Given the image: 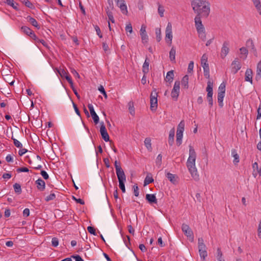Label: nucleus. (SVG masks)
<instances>
[{
    "label": "nucleus",
    "instance_id": "20",
    "mask_svg": "<svg viewBox=\"0 0 261 261\" xmlns=\"http://www.w3.org/2000/svg\"><path fill=\"white\" fill-rule=\"evenodd\" d=\"M114 165L116 169V172L117 176L125 174L124 171L121 168L119 165V163H118L117 161H115L114 163Z\"/></svg>",
    "mask_w": 261,
    "mask_h": 261
},
{
    "label": "nucleus",
    "instance_id": "45",
    "mask_svg": "<svg viewBox=\"0 0 261 261\" xmlns=\"http://www.w3.org/2000/svg\"><path fill=\"white\" fill-rule=\"evenodd\" d=\"M252 168L253 169L254 171L256 170L257 172L259 174L260 176H261V168H258V164L257 163H254L252 165Z\"/></svg>",
    "mask_w": 261,
    "mask_h": 261
},
{
    "label": "nucleus",
    "instance_id": "30",
    "mask_svg": "<svg viewBox=\"0 0 261 261\" xmlns=\"http://www.w3.org/2000/svg\"><path fill=\"white\" fill-rule=\"evenodd\" d=\"M231 155L234 158L233 162L234 164H237L239 162V156L237 152V150L234 149L231 150Z\"/></svg>",
    "mask_w": 261,
    "mask_h": 261
},
{
    "label": "nucleus",
    "instance_id": "1",
    "mask_svg": "<svg viewBox=\"0 0 261 261\" xmlns=\"http://www.w3.org/2000/svg\"><path fill=\"white\" fill-rule=\"evenodd\" d=\"M193 10L197 14L207 17L210 13V4L206 0H192Z\"/></svg>",
    "mask_w": 261,
    "mask_h": 261
},
{
    "label": "nucleus",
    "instance_id": "10",
    "mask_svg": "<svg viewBox=\"0 0 261 261\" xmlns=\"http://www.w3.org/2000/svg\"><path fill=\"white\" fill-rule=\"evenodd\" d=\"M100 132L102 139L108 142L110 140L109 134L107 131L106 128L103 122L100 123Z\"/></svg>",
    "mask_w": 261,
    "mask_h": 261
},
{
    "label": "nucleus",
    "instance_id": "31",
    "mask_svg": "<svg viewBox=\"0 0 261 261\" xmlns=\"http://www.w3.org/2000/svg\"><path fill=\"white\" fill-rule=\"evenodd\" d=\"M154 181L151 174H148L146 177H145L144 181V186H145L150 183L153 182Z\"/></svg>",
    "mask_w": 261,
    "mask_h": 261
},
{
    "label": "nucleus",
    "instance_id": "43",
    "mask_svg": "<svg viewBox=\"0 0 261 261\" xmlns=\"http://www.w3.org/2000/svg\"><path fill=\"white\" fill-rule=\"evenodd\" d=\"M6 4L12 7H13L15 10H18L17 6L18 5L17 4L15 5L13 0H6Z\"/></svg>",
    "mask_w": 261,
    "mask_h": 261
},
{
    "label": "nucleus",
    "instance_id": "26",
    "mask_svg": "<svg viewBox=\"0 0 261 261\" xmlns=\"http://www.w3.org/2000/svg\"><path fill=\"white\" fill-rule=\"evenodd\" d=\"M149 60L146 58L142 67V71L144 74H147L149 72Z\"/></svg>",
    "mask_w": 261,
    "mask_h": 261
},
{
    "label": "nucleus",
    "instance_id": "41",
    "mask_svg": "<svg viewBox=\"0 0 261 261\" xmlns=\"http://www.w3.org/2000/svg\"><path fill=\"white\" fill-rule=\"evenodd\" d=\"M156 38L158 42H160L162 39L161 30L160 28L155 29Z\"/></svg>",
    "mask_w": 261,
    "mask_h": 261
},
{
    "label": "nucleus",
    "instance_id": "12",
    "mask_svg": "<svg viewBox=\"0 0 261 261\" xmlns=\"http://www.w3.org/2000/svg\"><path fill=\"white\" fill-rule=\"evenodd\" d=\"M119 181V186L123 193L125 192L124 182L126 181V176L125 174L117 176Z\"/></svg>",
    "mask_w": 261,
    "mask_h": 261
},
{
    "label": "nucleus",
    "instance_id": "24",
    "mask_svg": "<svg viewBox=\"0 0 261 261\" xmlns=\"http://www.w3.org/2000/svg\"><path fill=\"white\" fill-rule=\"evenodd\" d=\"M174 79V71L170 70L167 73L166 76L165 77V80L169 82L170 83L172 82Z\"/></svg>",
    "mask_w": 261,
    "mask_h": 261
},
{
    "label": "nucleus",
    "instance_id": "47",
    "mask_svg": "<svg viewBox=\"0 0 261 261\" xmlns=\"http://www.w3.org/2000/svg\"><path fill=\"white\" fill-rule=\"evenodd\" d=\"M12 139L13 140L14 144L16 147L18 148H22V145L19 141L14 138L13 136L12 137Z\"/></svg>",
    "mask_w": 261,
    "mask_h": 261
},
{
    "label": "nucleus",
    "instance_id": "50",
    "mask_svg": "<svg viewBox=\"0 0 261 261\" xmlns=\"http://www.w3.org/2000/svg\"><path fill=\"white\" fill-rule=\"evenodd\" d=\"M198 34L199 37L203 41H204L206 39V35L204 31L197 32Z\"/></svg>",
    "mask_w": 261,
    "mask_h": 261
},
{
    "label": "nucleus",
    "instance_id": "5",
    "mask_svg": "<svg viewBox=\"0 0 261 261\" xmlns=\"http://www.w3.org/2000/svg\"><path fill=\"white\" fill-rule=\"evenodd\" d=\"M180 91V82L176 81L174 83L173 88L171 93V96L174 100L178 99Z\"/></svg>",
    "mask_w": 261,
    "mask_h": 261
},
{
    "label": "nucleus",
    "instance_id": "14",
    "mask_svg": "<svg viewBox=\"0 0 261 261\" xmlns=\"http://www.w3.org/2000/svg\"><path fill=\"white\" fill-rule=\"evenodd\" d=\"M198 247V252L199 253V255L201 261H205V258L207 256V252L206 250V246H199Z\"/></svg>",
    "mask_w": 261,
    "mask_h": 261
},
{
    "label": "nucleus",
    "instance_id": "49",
    "mask_svg": "<svg viewBox=\"0 0 261 261\" xmlns=\"http://www.w3.org/2000/svg\"><path fill=\"white\" fill-rule=\"evenodd\" d=\"M107 14L108 15L109 20H110L112 23H114L115 19L113 17L112 12H110L109 10H108V12H107Z\"/></svg>",
    "mask_w": 261,
    "mask_h": 261
},
{
    "label": "nucleus",
    "instance_id": "60",
    "mask_svg": "<svg viewBox=\"0 0 261 261\" xmlns=\"http://www.w3.org/2000/svg\"><path fill=\"white\" fill-rule=\"evenodd\" d=\"M207 55L206 54H203L201 57V64L207 63Z\"/></svg>",
    "mask_w": 261,
    "mask_h": 261
},
{
    "label": "nucleus",
    "instance_id": "62",
    "mask_svg": "<svg viewBox=\"0 0 261 261\" xmlns=\"http://www.w3.org/2000/svg\"><path fill=\"white\" fill-rule=\"evenodd\" d=\"M40 174L42 176L43 178L44 179L46 180V179H48V178H49L48 174L45 171H44V170L41 171Z\"/></svg>",
    "mask_w": 261,
    "mask_h": 261
},
{
    "label": "nucleus",
    "instance_id": "15",
    "mask_svg": "<svg viewBox=\"0 0 261 261\" xmlns=\"http://www.w3.org/2000/svg\"><path fill=\"white\" fill-rule=\"evenodd\" d=\"M140 35L143 43H146L148 41V36L146 32V27L144 25L141 26L140 29Z\"/></svg>",
    "mask_w": 261,
    "mask_h": 261
},
{
    "label": "nucleus",
    "instance_id": "51",
    "mask_svg": "<svg viewBox=\"0 0 261 261\" xmlns=\"http://www.w3.org/2000/svg\"><path fill=\"white\" fill-rule=\"evenodd\" d=\"M206 98L210 107H212L213 105V95H207Z\"/></svg>",
    "mask_w": 261,
    "mask_h": 261
},
{
    "label": "nucleus",
    "instance_id": "56",
    "mask_svg": "<svg viewBox=\"0 0 261 261\" xmlns=\"http://www.w3.org/2000/svg\"><path fill=\"white\" fill-rule=\"evenodd\" d=\"M87 230H88V232L89 233H90L91 234H92L94 236L96 235L95 229L93 227L88 226L87 227Z\"/></svg>",
    "mask_w": 261,
    "mask_h": 261
},
{
    "label": "nucleus",
    "instance_id": "18",
    "mask_svg": "<svg viewBox=\"0 0 261 261\" xmlns=\"http://www.w3.org/2000/svg\"><path fill=\"white\" fill-rule=\"evenodd\" d=\"M146 199L150 204H156L158 202L157 199L155 195L147 194L146 195Z\"/></svg>",
    "mask_w": 261,
    "mask_h": 261
},
{
    "label": "nucleus",
    "instance_id": "57",
    "mask_svg": "<svg viewBox=\"0 0 261 261\" xmlns=\"http://www.w3.org/2000/svg\"><path fill=\"white\" fill-rule=\"evenodd\" d=\"M217 259L219 261V259H224L222 257L223 254L221 251L220 248H218L217 250Z\"/></svg>",
    "mask_w": 261,
    "mask_h": 261
},
{
    "label": "nucleus",
    "instance_id": "25",
    "mask_svg": "<svg viewBox=\"0 0 261 261\" xmlns=\"http://www.w3.org/2000/svg\"><path fill=\"white\" fill-rule=\"evenodd\" d=\"M189 76L185 75L181 80V86L183 88L187 89L189 87Z\"/></svg>",
    "mask_w": 261,
    "mask_h": 261
},
{
    "label": "nucleus",
    "instance_id": "39",
    "mask_svg": "<svg viewBox=\"0 0 261 261\" xmlns=\"http://www.w3.org/2000/svg\"><path fill=\"white\" fill-rule=\"evenodd\" d=\"M108 6H107L106 11V13L109 10L110 12H112V10L114 9V4L112 0H108Z\"/></svg>",
    "mask_w": 261,
    "mask_h": 261
},
{
    "label": "nucleus",
    "instance_id": "34",
    "mask_svg": "<svg viewBox=\"0 0 261 261\" xmlns=\"http://www.w3.org/2000/svg\"><path fill=\"white\" fill-rule=\"evenodd\" d=\"M144 144L148 150L151 151L152 150L151 139L150 138H145L144 140Z\"/></svg>",
    "mask_w": 261,
    "mask_h": 261
},
{
    "label": "nucleus",
    "instance_id": "33",
    "mask_svg": "<svg viewBox=\"0 0 261 261\" xmlns=\"http://www.w3.org/2000/svg\"><path fill=\"white\" fill-rule=\"evenodd\" d=\"M117 6L120 8L122 13L126 14L127 13V7L124 1L120 3L119 5Z\"/></svg>",
    "mask_w": 261,
    "mask_h": 261
},
{
    "label": "nucleus",
    "instance_id": "11",
    "mask_svg": "<svg viewBox=\"0 0 261 261\" xmlns=\"http://www.w3.org/2000/svg\"><path fill=\"white\" fill-rule=\"evenodd\" d=\"M88 108L90 111V114L92 117L95 124H97L99 122V118L98 116L95 113L93 106L92 104L89 103L88 105Z\"/></svg>",
    "mask_w": 261,
    "mask_h": 261
},
{
    "label": "nucleus",
    "instance_id": "9",
    "mask_svg": "<svg viewBox=\"0 0 261 261\" xmlns=\"http://www.w3.org/2000/svg\"><path fill=\"white\" fill-rule=\"evenodd\" d=\"M195 27L197 32L204 31V28L202 23L201 20V16L199 14H197L194 19Z\"/></svg>",
    "mask_w": 261,
    "mask_h": 261
},
{
    "label": "nucleus",
    "instance_id": "52",
    "mask_svg": "<svg viewBox=\"0 0 261 261\" xmlns=\"http://www.w3.org/2000/svg\"><path fill=\"white\" fill-rule=\"evenodd\" d=\"M58 72L62 78H64L65 76L68 75V72H67V71L63 69H61L58 71Z\"/></svg>",
    "mask_w": 261,
    "mask_h": 261
},
{
    "label": "nucleus",
    "instance_id": "2",
    "mask_svg": "<svg viewBox=\"0 0 261 261\" xmlns=\"http://www.w3.org/2000/svg\"><path fill=\"white\" fill-rule=\"evenodd\" d=\"M196 153L194 149L191 145L189 146V156L187 162V166L193 179L197 181L199 180V175L195 166Z\"/></svg>",
    "mask_w": 261,
    "mask_h": 261
},
{
    "label": "nucleus",
    "instance_id": "17",
    "mask_svg": "<svg viewBox=\"0 0 261 261\" xmlns=\"http://www.w3.org/2000/svg\"><path fill=\"white\" fill-rule=\"evenodd\" d=\"M232 70L234 73H236L241 68V65L238 59H236L231 64Z\"/></svg>",
    "mask_w": 261,
    "mask_h": 261
},
{
    "label": "nucleus",
    "instance_id": "63",
    "mask_svg": "<svg viewBox=\"0 0 261 261\" xmlns=\"http://www.w3.org/2000/svg\"><path fill=\"white\" fill-rule=\"evenodd\" d=\"M257 236L259 238L261 239V220L259 221L257 228Z\"/></svg>",
    "mask_w": 261,
    "mask_h": 261
},
{
    "label": "nucleus",
    "instance_id": "40",
    "mask_svg": "<svg viewBox=\"0 0 261 261\" xmlns=\"http://www.w3.org/2000/svg\"><path fill=\"white\" fill-rule=\"evenodd\" d=\"M261 77V60L258 63L256 69V77L260 78Z\"/></svg>",
    "mask_w": 261,
    "mask_h": 261
},
{
    "label": "nucleus",
    "instance_id": "48",
    "mask_svg": "<svg viewBox=\"0 0 261 261\" xmlns=\"http://www.w3.org/2000/svg\"><path fill=\"white\" fill-rule=\"evenodd\" d=\"M162 156L161 154H159L156 159V165L159 167H160L162 164Z\"/></svg>",
    "mask_w": 261,
    "mask_h": 261
},
{
    "label": "nucleus",
    "instance_id": "32",
    "mask_svg": "<svg viewBox=\"0 0 261 261\" xmlns=\"http://www.w3.org/2000/svg\"><path fill=\"white\" fill-rule=\"evenodd\" d=\"M225 96V93H218V102L220 107L222 108L223 106V98Z\"/></svg>",
    "mask_w": 261,
    "mask_h": 261
},
{
    "label": "nucleus",
    "instance_id": "7",
    "mask_svg": "<svg viewBox=\"0 0 261 261\" xmlns=\"http://www.w3.org/2000/svg\"><path fill=\"white\" fill-rule=\"evenodd\" d=\"M165 33V40L167 42H169V43L171 44L172 43L173 36L172 31V24L170 22L168 23L166 28Z\"/></svg>",
    "mask_w": 261,
    "mask_h": 261
},
{
    "label": "nucleus",
    "instance_id": "58",
    "mask_svg": "<svg viewBox=\"0 0 261 261\" xmlns=\"http://www.w3.org/2000/svg\"><path fill=\"white\" fill-rule=\"evenodd\" d=\"M133 189H134V193L135 196L137 197L139 196V188L137 186V185H135L133 186Z\"/></svg>",
    "mask_w": 261,
    "mask_h": 261
},
{
    "label": "nucleus",
    "instance_id": "19",
    "mask_svg": "<svg viewBox=\"0 0 261 261\" xmlns=\"http://www.w3.org/2000/svg\"><path fill=\"white\" fill-rule=\"evenodd\" d=\"M246 46L248 48H250L252 50V51L254 54L255 56L257 55L256 49H255L253 41L252 39H249L246 42Z\"/></svg>",
    "mask_w": 261,
    "mask_h": 261
},
{
    "label": "nucleus",
    "instance_id": "37",
    "mask_svg": "<svg viewBox=\"0 0 261 261\" xmlns=\"http://www.w3.org/2000/svg\"><path fill=\"white\" fill-rule=\"evenodd\" d=\"M21 29L24 33H25L29 36L33 32L32 30H31L30 28L27 26H22Z\"/></svg>",
    "mask_w": 261,
    "mask_h": 261
},
{
    "label": "nucleus",
    "instance_id": "6",
    "mask_svg": "<svg viewBox=\"0 0 261 261\" xmlns=\"http://www.w3.org/2000/svg\"><path fill=\"white\" fill-rule=\"evenodd\" d=\"M158 93L154 90V92H152L150 97V110L152 111H155L158 107Z\"/></svg>",
    "mask_w": 261,
    "mask_h": 261
},
{
    "label": "nucleus",
    "instance_id": "3",
    "mask_svg": "<svg viewBox=\"0 0 261 261\" xmlns=\"http://www.w3.org/2000/svg\"><path fill=\"white\" fill-rule=\"evenodd\" d=\"M185 129V122L182 120L178 124L176 132V144L180 146L182 143L183 132Z\"/></svg>",
    "mask_w": 261,
    "mask_h": 261
},
{
    "label": "nucleus",
    "instance_id": "38",
    "mask_svg": "<svg viewBox=\"0 0 261 261\" xmlns=\"http://www.w3.org/2000/svg\"><path fill=\"white\" fill-rule=\"evenodd\" d=\"M128 110H129L130 114L133 116L134 115L135 112V109H134V107L133 102L129 101L128 103Z\"/></svg>",
    "mask_w": 261,
    "mask_h": 261
},
{
    "label": "nucleus",
    "instance_id": "8",
    "mask_svg": "<svg viewBox=\"0 0 261 261\" xmlns=\"http://www.w3.org/2000/svg\"><path fill=\"white\" fill-rule=\"evenodd\" d=\"M229 43L228 41H224L223 43L221 53L220 57L221 58L224 59L228 55L229 51Z\"/></svg>",
    "mask_w": 261,
    "mask_h": 261
},
{
    "label": "nucleus",
    "instance_id": "13",
    "mask_svg": "<svg viewBox=\"0 0 261 261\" xmlns=\"http://www.w3.org/2000/svg\"><path fill=\"white\" fill-rule=\"evenodd\" d=\"M198 247V252L199 253V255L201 261H205V258L207 256V252L206 250V246H199Z\"/></svg>",
    "mask_w": 261,
    "mask_h": 261
},
{
    "label": "nucleus",
    "instance_id": "28",
    "mask_svg": "<svg viewBox=\"0 0 261 261\" xmlns=\"http://www.w3.org/2000/svg\"><path fill=\"white\" fill-rule=\"evenodd\" d=\"M175 54L176 49L174 46H173L169 52V58L170 61L174 63L175 62Z\"/></svg>",
    "mask_w": 261,
    "mask_h": 261
},
{
    "label": "nucleus",
    "instance_id": "36",
    "mask_svg": "<svg viewBox=\"0 0 261 261\" xmlns=\"http://www.w3.org/2000/svg\"><path fill=\"white\" fill-rule=\"evenodd\" d=\"M13 188L15 191V192L18 195L20 194L22 192V190L21 188V186L19 184L15 183L13 185Z\"/></svg>",
    "mask_w": 261,
    "mask_h": 261
},
{
    "label": "nucleus",
    "instance_id": "35",
    "mask_svg": "<svg viewBox=\"0 0 261 261\" xmlns=\"http://www.w3.org/2000/svg\"><path fill=\"white\" fill-rule=\"evenodd\" d=\"M259 14L261 15V4L260 0H252Z\"/></svg>",
    "mask_w": 261,
    "mask_h": 261
},
{
    "label": "nucleus",
    "instance_id": "21",
    "mask_svg": "<svg viewBox=\"0 0 261 261\" xmlns=\"http://www.w3.org/2000/svg\"><path fill=\"white\" fill-rule=\"evenodd\" d=\"M245 80L252 83V71L251 69H247L245 72Z\"/></svg>",
    "mask_w": 261,
    "mask_h": 261
},
{
    "label": "nucleus",
    "instance_id": "44",
    "mask_svg": "<svg viewBox=\"0 0 261 261\" xmlns=\"http://www.w3.org/2000/svg\"><path fill=\"white\" fill-rule=\"evenodd\" d=\"M158 5H159V7H158V13H159L160 16L161 17H162L164 16V13L165 12V10H164V7L162 5H161L159 3H158Z\"/></svg>",
    "mask_w": 261,
    "mask_h": 261
},
{
    "label": "nucleus",
    "instance_id": "29",
    "mask_svg": "<svg viewBox=\"0 0 261 261\" xmlns=\"http://www.w3.org/2000/svg\"><path fill=\"white\" fill-rule=\"evenodd\" d=\"M207 87L206 88V91L207 92V95H213V83L211 81H208L207 83Z\"/></svg>",
    "mask_w": 261,
    "mask_h": 261
},
{
    "label": "nucleus",
    "instance_id": "64",
    "mask_svg": "<svg viewBox=\"0 0 261 261\" xmlns=\"http://www.w3.org/2000/svg\"><path fill=\"white\" fill-rule=\"evenodd\" d=\"M71 257L75 259V261H84L79 255H73Z\"/></svg>",
    "mask_w": 261,
    "mask_h": 261
},
{
    "label": "nucleus",
    "instance_id": "61",
    "mask_svg": "<svg viewBox=\"0 0 261 261\" xmlns=\"http://www.w3.org/2000/svg\"><path fill=\"white\" fill-rule=\"evenodd\" d=\"M203 74H204V76L206 78H207V79H209L210 78V69H209V68L203 69Z\"/></svg>",
    "mask_w": 261,
    "mask_h": 261
},
{
    "label": "nucleus",
    "instance_id": "53",
    "mask_svg": "<svg viewBox=\"0 0 261 261\" xmlns=\"http://www.w3.org/2000/svg\"><path fill=\"white\" fill-rule=\"evenodd\" d=\"M56 198V195L55 193H51L49 195L47 196L45 200L46 201L48 202L49 201L54 200Z\"/></svg>",
    "mask_w": 261,
    "mask_h": 261
},
{
    "label": "nucleus",
    "instance_id": "16",
    "mask_svg": "<svg viewBox=\"0 0 261 261\" xmlns=\"http://www.w3.org/2000/svg\"><path fill=\"white\" fill-rule=\"evenodd\" d=\"M37 189L40 191H43L45 188V182L41 178L35 181Z\"/></svg>",
    "mask_w": 261,
    "mask_h": 261
},
{
    "label": "nucleus",
    "instance_id": "54",
    "mask_svg": "<svg viewBox=\"0 0 261 261\" xmlns=\"http://www.w3.org/2000/svg\"><path fill=\"white\" fill-rule=\"evenodd\" d=\"M98 90L100 92V93L101 94H102L103 95V96H105V97L106 98H107V93H106V92L103 88V87L101 85H100L99 87H98Z\"/></svg>",
    "mask_w": 261,
    "mask_h": 261
},
{
    "label": "nucleus",
    "instance_id": "42",
    "mask_svg": "<svg viewBox=\"0 0 261 261\" xmlns=\"http://www.w3.org/2000/svg\"><path fill=\"white\" fill-rule=\"evenodd\" d=\"M218 93H225V84L222 83L220 84L218 88Z\"/></svg>",
    "mask_w": 261,
    "mask_h": 261
},
{
    "label": "nucleus",
    "instance_id": "55",
    "mask_svg": "<svg viewBox=\"0 0 261 261\" xmlns=\"http://www.w3.org/2000/svg\"><path fill=\"white\" fill-rule=\"evenodd\" d=\"M51 245L54 247H57L59 245V241L58 238H53L51 240Z\"/></svg>",
    "mask_w": 261,
    "mask_h": 261
},
{
    "label": "nucleus",
    "instance_id": "27",
    "mask_svg": "<svg viewBox=\"0 0 261 261\" xmlns=\"http://www.w3.org/2000/svg\"><path fill=\"white\" fill-rule=\"evenodd\" d=\"M27 19L28 21L30 23H31L32 25L36 27L38 29H40V25L38 24L37 21H36V20L35 18L32 17L30 16H28L27 17Z\"/></svg>",
    "mask_w": 261,
    "mask_h": 261
},
{
    "label": "nucleus",
    "instance_id": "23",
    "mask_svg": "<svg viewBox=\"0 0 261 261\" xmlns=\"http://www.w3.org/2000/svg\"><path fill=\"white\" fill-rule=\"evenodd\" d=\"M174 134H175L174 128H172L169 132V138H168V143L170 146H172L174 143Z\"/></svg>",
    "mask_w": 261,
    "mask_h": 261
},
{
    "label": "nucleus",
    "instance_id": "59",
    "mask_svg": "<svg viewBox=\"0 0 261 261\" xmlns=\"http://www.w3.org/2000/svg\"><path fill=\"white\" fill-rule=\"evenodd\" d=\"M194 68V62L193 61H190V62L189 64L188 68V72H191Z\"/></svg>",
    "mask_w": 261,
    "mask_h": 261
},
{
    "label": "nucleus",
    "instance_id": "4",
    "mask_svg": "<svg viewBox=\"0 0 261 261\" xmlns=\"http://www.w3.org/2000/svg\"><path fill=\"white\" fill-rule=\"evenodd\" d=\"M181 230L191 242L194 241V238L193 232L188 225L185 223L182 224Z\"/></svg>",
    "mask_w": 261,
    "mask_h": 261
},
{
    "label": "nucleus",
    "instance_id": "22",
    "mask_svg": "<svg viewBox=\"0 0 261 261\" xmlns=\"http://www.w3.org/2000/svg\"><path fill=\"white\" fill-rule=\"evenodd\" d=\"M166 176L172 184H176L177 183V176L175 174L168 172Z\"/></svg>",
    "mask_w": 261,
    "mask_h": 261
},
{
    "label": "nucleus",
    "instance_id": "46",
    "mask_svg": "<svg viewBox=\"0 0 261 261\" xmlns=\"http://www.w3.org/2000/svg\"><path fill=\"white\" fill-rule=\"evenodd\" d=\"M240 50L241 52V54L242 55H244L245 56L244 59H246L247 58L248 54V51L247 49V48L244 47H242L240 48Z\"/></svg>",
    "mask_w": 261,
    "mask_h": 261
}]
</instances>
